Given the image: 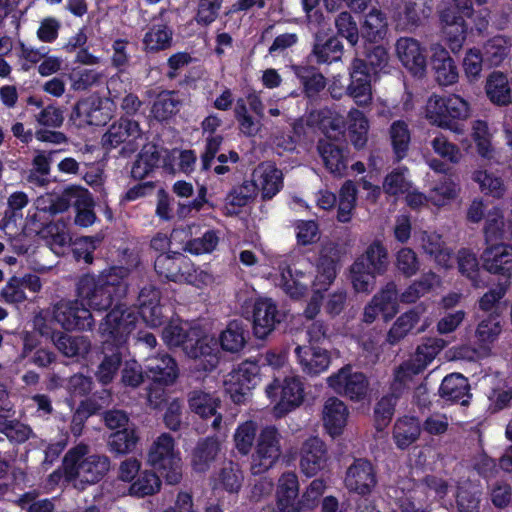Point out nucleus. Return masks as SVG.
<instances>
[{
  "instance_id": "nucleus-46",
  "label": "nucleus",
  "mask_w": 512,
  "mask_h": 512,
  "mask_svg": "<svg viewBox=\"0 0 512 512\" xmlns=\"http://www.w3.org/2000/svg\"><path fill=\"white\" fill-rule=\"evenodd\" d=\"M110 459L106 455H86L82 461V482L96 484L101 481L110 470Z\"/></svg>"
},
{
  "instance_id": "nucleus-40",
  "label": "nucleus",
  "mask_w": 512,
  "mask_h": 512,
  "mask_svg": "<svg viewBox=\"0 0 512 512\" xmlns=\"http://www.w3.org/2000/svg\"><path fill=\"white\" fill-rule=\"evenodd\" d=\"M242 481L243 474L239 465L233 461H226L213 477V489L237 493L242 486Z\"/></svg>"
},
{
  "instance_id": "nucleus-37",
  "label": "nucleus",
  "mask_w": 512,
  "mask_h": 512,
  "mask_svg": "<svg viewBox=\"0 0 512 512\" xmlns=\"http://www.w3.org/2000/svg\"><path fill=\"white\" fill-rule=\"evenodd\" d=\"M511 80L501 71H493L486 79L485 93L496 106H508L511 102Z\"/></svg>"
},
{
  "instance_id": "nucleus-21",
  "label": "nucleus",
  "mask_w": 512,
  "mask_h": 512,
  "mask_svg": "<svg viewBox=\"0 0 512 512\" xmlns=\"http://www.w3.org/2000/svg\"><path fill=\"white\" fill-rule=\"evenodd\" d=\"M328 451L324 441L317 436L306 439L300 449V469L307 477L315 476L327 464Z\"/></svg>"
},
{
  "instance_id": "nucleus-24",
  "label": "nucleus",
  "mask_w": 512,
  "mask_h": 512,
  "mask_svg": "<svg viewBox=\"0 0 512 512\" xmlns=\"http://www.w3.org/2000/svg\"><path fill=\"white\" fill-rule=\"evenodd\" d=\"M344 53L342 41L338 36L316 34L311 52L307 55L308 63L330 65L341 60Z\"/></svg>"
},
{
  "instance_id": "nucleus-20",
  "label": "nucleus",
  "mask_w": 512,
  "mask_h": 512,
  "mask_svg": "<svg viewBox=\"0 0 512 512\" xmlns=\"http://www.w3.org/2000/svg\"><path fill=\"white\" fill-rule=\"evenodd\" d=\"M340 261L339 250L334 243L323 245L316 264V276L313 286L316 292H323L333 283Z\"/></svg>"
},
{
  "instance_id": "nucleus-60",
  "label": "nucleus",
  "mask_w": 512,
  "mask_h": 512,
  "mask_svg": "<svg viewBox=\"0 0 512 512\" xmlns=\"http://www.w3.org/2000/svg\"><path fill=\"white\" fill-rule=\"evenodd\" d=\"M472 139L475 142L477 153L486 159L493 157V147L488 123L484 120H475L472 126Z\"/></svg>"
},
{
  "instance_id": "nucleus-59",
  "label": "nucleus",
  "mask_w": 512,
  "mask_h": 512,
  "mask_svg": "<svg viewBox=\"0 0 512 512\" xmlns=\"http://www.w3.org/2000/svg\"><path fill=\"white\" fill-rule=\"evenodd\" d=\"M472 179L479 184L484 195L500 199L504 196L506 188L500 177L494 176L485 170H477L473 173Z\"/></svg>"
},
{
  "instance_id": "nucleus-54",
  "label": "nucleus",
  "mask_w": 512,
  "mask_h": 512,
  "mask_svg": "<svg viewBox=\"0 0 512 512\" xmlns=\"http://www.w3.org/2000/svg\"><path fill=\"white\" fill-rule=\"evenodd\" d=\"M398 397L387 394L378 400L374 407V423L377 431H383L391 423Z\"/></svg>"
},
{
  "instance_id": "nucleus-29",
  "label": "nucleus",
  "mask_w": 512,
  "mask_h": 512,
  "mask_svg": "<svg viewBox=\"0 0 512 512\" xmlns=\"http://www.w3.org/2000/svg\"><path fill=\"white\" fill-rule=\"evenodd\" d=\"M438 393L447 402L467 406L472 394L468 378L460 373H451L445 376L440 384Z\"/></svg>"
},
{
  "instance_id": "nucleus-13",
  "label": "nucleus",
  "mask_w": 512,
  "mask_h": 512,
  "mask_svg": "<svg viewBox=\"0 0 512 512\" xmlns=\"http://www.w3.org/2000/svg\"><path fill=\"white\" fill-rule=\"evenodd\" d=\"M327 384L335 393L355 401L363 400L369 388L366 375L353 371L349 364L330 375Z\"/></svg>"
},
{
  "instance_id": "nucleus-16",
  "label": "nucleus",
  "mask_w": 512,
  "mask_h": 512,
  "mask_svg": "<svg viewBox=\"0 0 512 512\" xmlns=\"http://www.w3.org/2000/svg\"><path fill=\"white\" fill-rule=\"evenodd\" d=\"M395 46L397 56L408 72L416 78L424 77L427 70L425 47L411 37H400Z\"/></svg>"
},
{
  "instance_id": "nucleus-33",
  "label": "nucleus",
  "mask_w": 512,
  "mask_h": 512,
  "mask_svg": "<svg viewBox=\"0 0 512 512\" xmlns=\"http://www.w3.org/2000/svg\"><path fill=\"white\" fill-rule=\"evenodd\" d=\"M431 67L439 85L449 86L458 81L457 65L445 48L437 47L433 49Z\"/></svg>"
},
{
  "instance_id": "nucleus-55",
  "label": "nucleus",
  "mask_w": 512,
  "mask_h": 512,
  "mask_svg": "<svg viewBox=\"0 0 512 512\" xmlns=\"http://www.w3.org/2000/svg\"><path fill=\"white\" fill-rule=\"evenodd\" d=\"M481 491L470 483L457 487L456 506L458 512H480Z\"/></svg>"
},
{
  "instance_id": "nucleus-12",
  "label": "nucleus",
  "mask_w": 512,
  "mask_h": 512,
  "mask_svg": "<svg viewBox=\"0 0 512 512\" xmlns=\"http://www.w3.org/2000/svg\"><path fill=\"white\" fill-rule=\"evenodd\" d=\"M487 26V18L481 13L475 12L472 5L471 12L463 11L457 16V19L441 27V31L449 47L455 51L462 47L468 33H482Z\"/></svg>"
},
{
  "instance_id": "nucleus-19",
  "label": "nucleus",
  "mask_w": 512,
  "mask_h": 512,
  "mask_svg": "<svg viewBox=\"0 0 512 512\" xmlns=\"http://www.w3.org/2000/svg\"><path fill=\"white\" fill-rule=\"evenodd\" d=\"M390 2L393 7L392 18L398 27L406 30H414L419 27L431 12V8L425 0H406L403 8L399 4L400 0L394 2L390 0Z\"/></svg>"
},
{
  "instance_id": "nucleus-42",
  "label": "nucleus",
  "mask_w": 512,
  "mask_h": 512,
  "mask_svg": "<svg viewBox=\"0 0 512 512\" xmlns=\"http://www.w3.org/2000/svg\"><path fill=\"white\" fill-rule=\"evenodd\" d=\"M89 200V191L79 186H69L60 194L51 198L48 211L52 215L60 214L70 206L79 207L81 202Z\"/></svg>"
},
{
  "instance_id": "nucleus-22",
  "label": "nucleus",
  "mask_w": 512,
  "mask_h": 512,
  "mask_svg": "<svg viewBox=\"0 0 512 512\" xmlns=\"http://www.w3.org/2000/svg\"><path fill=\"white\" fill-rule=\"evenodd\" d=\"M145 374L155 385L168 386L179 376L176 360L168 353L149 356L145 361Z\"/></svg>"
},
{
  "instance_id": "nucleus-34",
  "label": "nucleus",
  "mask_w": 512,
  "mask_h": 512,
  "mask_svg": "<svg viewBox=\"0 0 512 512\" xmlns=\"http://www.w3.org/2000/svg\"><path fill=\"white\" fill-rule=\"evenodd\" d=\"M249 335V330L243 320L233 319L228 322L216 341L223 351L238 353L245 347Z\"/></svg>"
},
{
  "instance_id": "nucleus-43",
  "label": "nucleus",
  "mask_w": 512,
  "mask_h": 512,
  "mask_svg": "<svg viewBox=\"0 0 512 512\" xmlns=\"http://www.w3.org/2000/svg\"><path fill=\"white\" fill-rule=\"evenodd\" d=\"M100 99L79 100L73 108V116L84 118L83 120L93 126L105 125L110 119L108 112H103Z\"/></svg>"
},
{
  "instance_id": "nucleus-50",
  "label": "nucleus",
  "mask_w": 512,
  "mask_h": 512,
  "mask_svg": "<svg viewBox=\"0 0 512 512\" xmlns=\"http://www.w3.org/2000/svg\"><path fill=\"white\" fill-rule=\"evenodd\" d=\"M482 55L489 67H497L505 60L510 52V41L505 36H494L483 46Z\"/></svg>"
},
{
  "instance_id": "nucleus-31",
  "label": "nucleus",
  "mask_w": 512,
  "mask_h": 512,
  "mask_svg": "<svg viewBox=\"0 0 512 512\" xmlns=\"http://www.w3.org/2000/svg\"><path fill=\"white\" fill-rule=\"evenodd\" d=\"M299 482L295 472H285L278 480V512H300L298 501Z\"/></svg>"
},
{
  "instance_id": "nucleus-35",
  "label": "nucleus",
  "mask_w": 512,
  "mask_h": 512,
  "mask_svg": "<svg viewBox=\"0 0 512 512\" xmlns=\"http://www.w3.org/2000/svg\"><path fill=\"white\" fill-rule=\"evenodd\" d=\"M348 414L347 406L340 399L331 397L325 402L323 421L329 435L335 437L343 433Z\"/></svg>"
},
{
  "instance_id": "nucleus-48",
  "label": "nucleus",
  "mask_w": 512,
  "mask_h": 512,
  "mask_svg": "<svg viewBox=\"0 0 512 512\" xmlns=\"http://www.w3.org/2000/svg\"><path fill=\"white\" fill-rule=\"evenodd\" d=\"M139 436L134 426L112 432L108 438L109 450L118 455L133 452L136 449Z\"/></svg>"
},
{
  "instance_id": "nucleus-62",
  "label": "nucleus",
  "mask_w": 512,
  "mask_h": 512,
  "mask_svg": "<svg viewBox=\"0 0 512 512\" xmlns=\"http://www.w3.org/2000/svg\"><path fill=\"white\" fill-rule=\"evenodd\" d=\"M219 240V231L209 229L201 237L188 240L185 244V250L193 255L211 253L218 246Z\"/></svg>"
},
{
  "instance_id": "nucleus-56",
  "label": "nucleus",
  "mask_w": 512,
  "mask_h": 512,
  "mask_svg": "<svg viewBox=\"0 0 512 512\" xmlns=\"http://www.w3.org/2000/svg\"><path fill=\"white\" fill-rule=\"evenodd\" d=\"M458 267L462 275L466 276L476 288L484 285L480 277V267L476 255L469 249H461L458 252Z\"/></svg>"
},
{
  "instance_id": "nucleus-64",
  "label": "nucleus",
  "mask_w": 512,
  "mask_h": 512,
  "mask_svg": "<svg viewBox=\"0 0 512 512\" xmlns=\"http://www.w3.org/2000/svg\"><path fill=\"white\" fill-rule=\"evenodd\" d=\"M257 427L252 420L241 423L234 433L235 448L241 455H248L253 447Z\"/></svg>"
},
{
  "instance_id": "nucleus-17",
  "label": "nucleus",
  "mask_w": 512,
  "mask_h": 512,
  "mask_svg": "<svg viewBox=\"0 0 512 512\" xmlns=\"http://www.w3.org/2000/svg\"><path fill=\"white\" fill-rule=\"evenodd\" d=\"M281 322L277 305L272 299L257 298L252 307V330L258 339H266Z\"/></svg>"
},
{
  "instance_id": "nucleus-44",
  "label": "nucleus",
  "mask_w": 512,
  "mask_h": 512,
  "mask_svg": "<svg viewBox=\"0 0 512 512\" xmlns=\"http://www.w3.org/2000/svg\"><path fill=\"white\" fill-rule=\"evenodd\" d=\"M181 105L176 91L163 90L155 98L152 108V117L160 123L169 121L179 111Z\"/></svg>"
},
{
  "instance_id": "nucleus-18",
  "label": "nucleus",
  "mask_w": 512,
  "mask_h": 512,
  "mask_svg": "<svg viewBox=\"0 0 512 512\" xmlns=\"http://www.w3.org/2000/svg\"><path fill=\"white\" fill-rule=\"evenodd\" d=\"M141 135L142 130L138 121L133 118L120 117L103 134L101 145L103 149L110 151L122 144H133Z\"/></svg>"
},
{
  "instance_id": "nucleus-52",
  "label": "nucleus",
  "mask_w": 512,
  "mask_h": 512,
  "mask_svg": "<svg viewBox=\"0 0 512 512\" xmlns=\"http://www.w3.org/2000/svg\"><path fill=\"white\" fill-rule=\"evenodd\" d=\"M373 304L378 307V311L384 319L388 320L393 318L398 312V290L394 282H388L385 287L376 294L373 299Z\"/></svg>"
},
{
  "instance_id": "nucleus-38",
  "label": "nucleus",
  "mask_w": 512,
  "mask_h": 512,
  "mask_svg": "<svg viewBox=\"0 0 512 512\" xmlns=\"http://www.w3.org/2000/svg\"><path fill=\"white\" fill-rule=\"evenodd\" d=\"M421 434V424L418 417L403 416L396 420L393 427V439L399 449H407L415 443Z\"/></svg>"
},
{
  "instance_id": "nucleus-63",
  "label": "nucleus",
  "mask_w": 512,
  "mask_h": 512,
  "mask_svg": "<svg viewBox=\"0 0 512 512\" xmlns=\"http://www.w3.org/2000/svg\"><path fill=\"white\" fill-rule=\"evenodd\" d=\"M56 346L67 357L85 356L90 349V342L82 336L62 335Z\"/></svg>"
},
{
  "instance_id": "nucleus-51",
  "label": "nucleus",
  "mask_w": 512,
  "mask_h": 512,
  "mask_svg": "<svg viewBox=\"0 0 512 512\" xmlns=\"http://www.w3.org/2000/svg\"><path fill=\"white\" fill-rule=\"evenodd\" d=\"M422 247L425 253L434 257L435 261L443 267H449L452 259V250L446 247L442 236L437 233H425L422 238Z\"/></svg>"
},
{
  "instance_id": "nucleus-58",
  "label": "nucleus",
  "mask_w": 512,
  "mask_h": 512,
  "mask_svg": "<svg viewBox=\"0 0 512 512\" xmlns=\"http://www.w3.org/2000/svg\"><path fill=\"white\" fill-rule=\"evenodd\" d=\"M360 59L378 76L388 66L389 52L383 45L370 44L365 47Z\"/></svg>"
},
{
  "instance_id": "nucleus-4",
  "label": "nucleus",
  "mask_w": 512,
  "mask_h": 512,
  "mask_svg": "<svg viewBox=\"0 0 512 512\" xmlns=\"http://www.w3.org/2000/svg\"><path fill=\"white\" fill-rule=\"evenodd\" d=\"M388 251L380 240H374L350 267L351 281L357 292L373 290L377 276L388 269Z\"/></svg>"
},
{
  "instance_id": "nucleus-2",
  "label": "nucleus",
  "mask_w": 512,
  "mask_h": 512,
  "mask_svg": "<svg viewBox=\"0 0 512 512\" xmlns=\"http://www.w3.org/2000/svg\"><path fill=\"white\" fill-rule=\"evenodd\" d=\"M162 338L169 347H179L194 360L196 372H212L219 363L218 343L214 337L205 335L198 326L188 322L169 323L162 331Z\"/></svg>"
},
{
  "instance_id": "nucleus-27",
  "label": "nucleus",
  "mask_w": 512,
  "mask_h": 512,
  "mask_svg": "<svg viewBox=\"0 0 512 512\" xmlns=\"http://www.w3.org/2000/svg\"><path fill=\"white\" fill-rule=\"evenodd\" d=\"M252 187H259L264 201L271 200L283 188V174L273 163H261L253 171Z\"/></svg>"
},
{
  "instance_id": "nucleus-6",
  "label": "nucleus",
  "mask_w": 512,
  "mask_h": 512,
  "mask_svg": "<svg viewBox=\"0 0 512 512\" xmlns=\"http://www.w3.org/2000/svg\"><path fill=\"white\" fill-rule=\"evenodd\" d=\"M106 315L99 323L98 332L102 342L124 346L138 322L137 312L125 303H116L106 311Z\"/></svg>"
},
{
  "instance_id": "nucleus-8",
  "label": "nucleus",
  "mask_w": 512,
  "mask_h": 512,
  "mask_svg": "<svg viewBox=\"0 0 512 512\" xmlns=\"http://www.w3.org/2000/svg\"><path fill=\"white\" fill-rule=\"evenodd\" d=\"M281 438L279 430L273 425L260 430L251 458L250 471L253 475H261L277 463L282 454Z\"/></svg>"
},
{
  "instance_id": "nucleus-10",
  "label": "nucleus",
  "mask_w": 512,
  "mask_h": 512,
  "mask_svg": "<svg viewBox=\"0 0 512 512\" xmlns=\"http://www.w3.org/2000/svg\"><path fill=\"white\" fill-rule=\"evenodd\" d=\"M53 319L65 331H91L95 326L90 309L78 297L57 302L53 307Z\"/></svg>"
},
{
  "instance_id": "nucleus-53",
  "label": "nucleus",
  "mask_w": 512,
  "mask_h": 512,
  "mask_svg": "<svg viewBox=\"0 0 512 512\" xmlns=\"http://www.w3.org/2000/svg\"><path fill=\"white\" fill-rule=\"evenodd\" d=\"M387 32L386 15L373 8L366 16L362 26L363 35L370 41L382 39Z\"/></svg>"
},
{
  "instance_id": "nucleus-9",
  "label": "nucleus",
  "mask_w": 512,
  "mask_h": 512,
  "mask_svg": "<svg viewBox=\"0 0 512 512\" xmlns=\"http://www.w3.org/2000/svg\"><path fill=\"white\" fill-rule=\"evenodd\" d=\"M260 364L245 360L233 369L224 380V389L235 404H244L260 381Z\"/></svg>"
},
{
  "instance_id": "nucleus-3",
  "label": "nucleus",
  "mask_w": 512,
  "mask_h": 512,
  "mask_svg": "<svg viewBox=\"0 0 512 512\" xmlns=\"http://www.w3.org/2000/svg\"><path fill=\"white\" fill-rule=\"evenodd\" d=\"M126 275V269L119 266L104 270L99 275L84 274L76 283V296L90 311H108L126 295Z\"/></svg>"
},
{
  "instance_id": "nucleus-49",
  "label": "nucleus",
  "mask_w": 512,
  "mask_h": 512,
  "mask_svg": "<svg viewBox=\"0 0 512 512\" xmlns=\"http://www.w3.org/2000/svg\"><path fill=\"white\" fill-rule=\"evenodd\" d=\"M88 451L89 447L86 444L80 443L66 452L62 460L61 469L68 482L74 481L82 476V461L85 459Z\"/></svg>"
},
{
  "instance_id": "nucleus-7",
  "label": "nucleus",
  "mask_w": 512,
  "mask_h": 512,
  "mask_svg": "<svg viewBox=\"0 0 512 512\" xmlns=\"http://www.w3.org/2000/svg\"><path fill=\"white\" fill-rule=\"evenodd\" d=\"M469 104L456 94L431 97L428 102L429 118L437 126L450 130L458 129V122L469 116Z\"/></svg>"
},
{
  "instance_id": "nucleus-61",
  "label": "nucleus",
  "mask_w": 512,
  "mask_h": 512,
  "mask_svg": "<svg viewBox=\"0 0 512 512\" xmlns=\"http://www.w3.org/2000/svg\"><path fill=\"white\" fill-rule=\"evenodd\" d=\"M418 320V314L412 310L399 316L388 331L387 341L391 345L397 344L414 328Z\"/></svg>"
},
{
  "instance_id": "nucleus-57",
  "label": "nucleus",
  "mask_w": 512,
  "mask_h": 512,
  "mask_svg": "<svg viewBox=\"0 0 512 512\" xmlns=\"http://www.w3.org/2000/svg\"><path fill=\"white\" fill-rule=\"evenodd\" d=\"M224 0H197L193 20L201 27H209L219 15Z\"/></svg>"
},
{
  "instance_id": "nucleus-23",
  "label": "nucleus",
  "mask_w": 512,
  "mask_h": 512,
  "mask_svg": "<svg viewBox=\"0 0 512 512\" xmlns=\"http://www.w3.org/2000/svg\"><path fill=\"white\" fill-rule=\"evenodd\" d=\"M376 74L372 73L366 64L355 57L349 65L350 97L356 103H366L371 100V82Z\"/></svg>"
},
{
  "instance_id": "nucleus-41",
  "label": "nucleus",
  "mask_w": 512,
  "mask_h": 512,
  "mask_svg": "<svg viewBox=\"0 0 512 512\" xmlns=\"http://www.w3.org/2000/svg\"><path fill=\"white\" fill-rule=\"evenodd\" d=\"M369 120L358 109H351L347 116V135L356 150L363 149L368 142Z\"/></svg>"
},
{
  "instance_id": "nucleus-26",
  "label": "nucleus",
  "mask_w": 512,
  "mask_h": 512,
  "mask_svg": "<svg viewBox=\"0 0 512 512\" xmlns=\"http://www.w3.org/2000/svg\"><path fill=\"white\" fill-rule=\"evenodd\" d=\"M220 403V399L214 394L201 389H194L188 394V404L191 411L204 420L213 418L211 426L214 430H219L222 423V415L217 412Z\"/></svg>"
},
{
  "instance_id": "nucleus-32",
  "label": "nucleus",
  "mask_w": 512,
  "mask_h": 512,
  "mask_svg": "<svg viewBox=\"0 0 512 512\" xmlns=\"http://www.w3.org/2000/svg\"><path fill=\"white\" fill-rule=\"evenodd\" d=\"M317 151L325 168L334 175L343 176L348 167L347 150L326 139H319Z\"/></svg>"
},
{
  "instance_id": "nucleus-1",
  "label": "nucleus",
  "mask_w": 512,
  "mask_h": 512,
  "mask_svg": "<svg viewBox=\"0 0 512 512\" xmlns=\"http://www.w3.org/2000/svg\"><path fill=\"white\" fill-rule=\"evenodd\" d=\"M174 438L161 434L151 446L148 462L152 469L140 470L128 488L129 495L144 498L158 493L162 486L161 477L168 485H177L182 480V459L174 449Z\"/></svg>"
},
{
  "instance_id": "nucleus-15",
  "label": "nucleus",
  "mask_w": 512,
  "mask_h": 512,
  "mask_svg": "<svg viewBox=\"0 0 512 512\" xmlns=\"http://www.w3.org/2000/svg\"><path fill=\"white\" fill-rule=\"evenodd\" d=\"M482 269L503 278L510 284L512 277V245L505 243L491 244L484 249L480 257Z\"/></svg>"
},
{
  "instance_id": "nucleus-39",
  "label": "nucleus",
  "mask_w": 512,
  "mask_h": 512,
  "mask_svg": "<svg viewBox=\"0 0 512 512\" xmlns=\"http://www.w3.org/2000/svg\"><path fill=\"white\" fill-rule=\"evenodd\" d=\"M220 451L219 441L214 437L200 439L193 449L191 464L196 472H206Z\"/></svg>"
},
{
  "instance_id": "nucleus-47",
  "label": "nucleus",
  "mask_w": 512,
  "mask_h": 512,
  "mask_svg": "<svg viewBox=\"0 0 512 512\" xmlns=\"http://www.w3.org/2000/svg\"><path fill=\"white\" fill-rule=\"evenodd\" d=\"M389 137L395 159L403 160L409 151L411 143V132L404 120H395L389 128Z\"/></svg>"
},
{
  "instance_id": "nucleus-5",
  "label": "nucleus",
  "mask_w": 512,
  "mask_h": 512,
  "mask_svg": "<svg viewBox=\"0 0 512 512\" xmlns=\"http://www.w3.org/2000/svg\"><path fill=\"white\" fill-rule=\"evenodd\" d=\"M154 270L164 282L187 283L198 288L206 285L211 278L180 252L160 253L155 258Z\"/></svg>"
},
{
  "instance_id": "nucleus-25",
  "label": "nucleus",
  "mask_w": 512,
  "mask_h": 512,
  "mask_svg": "<svg viewBox=\"0 0 512 512\" xmlns=\"http://www.w3.org/2000/svg\"><path fill=\"white\" fill-rule=\"evenodd\" d=\"M291 69L302 87L303 95L310 101L317 100L327 86V80L319 68L305 60L292 65Z\"/></svg>"
},
{
  "instance_id": "nucleus-14",
  "label": "nucleus",
  "mask_w": 512,
  "mask_h": 512,
  "mask_svg": "<svg viewBox=\"0 0 512 512\" xmlns=\"http://www.w3.org/2000/svg\"><path fill=\"white\" fill-rule=\"evenodd\" d=\"M375 466L366 458H356L348 467L344 483L346 488L361 496L371 494L377 485Z\"/></svg>"
},
{
  "instance_id": "nucleus-11",
  "label": "nucleus",
  "mask_w": 512,
  "mask_h": 512,
  "mask_svg": "<svg viewBox=\"0 0 512 512\" xmlns=\"http://www.w3.org/2000/svg\"><path fill=\"white\" fill-rule=\"evenodd\" d=\"M268 398L276 402L273 412L277 417H283L296 407L300 406L304 399V387L296 377H286L283 382L274 380L266 387Z\"/></svg>"
},
{
  "instance_id": "nucleus-45",
  "label": "nucleus",
  "mask_w": 512,
  "mask_h": 512,
  "mask_svg": "<svg viewBox=\"0 0 512 512\" xmlns=\"http://www.w3.org/2000/svg\"><path fill=\"white\" fill-rule=\"evenodd\" d=\"M160 158L161 155L156 145H144L132 165V178L144 179L158 167Z\"/></svg>"
},
{
  "instance_id": "nucleus-30",
  "label": "nucleus",
  "mask_w": 512,
  "mask_h": 512,
  "mask_svg": "<svg viewBox=\"0 0 512 512\" xmlns=\"http://www.w3.org/2000/svg\"><path fill=\"white\" fill-rule=\"evenodd\" d=\"M124 346L102 342L101 353L103 358L98 365L95 376L102 385L110 384L116 376L123 361Z\"/></svg>"
},
{
  "instance_id": "nucleus-28",
  "label": "nucleus",
  "mask_w": 512,
  "mask_h": 512,
  "mask_svg": "<svg viewBox=\"0 0 512 512\" xmlns=\"http://www.w3.org/2000/svg\"><path fill=\"white\" fill-rule=\"evenodd\" d=\"M295 354L302 370L311 376H316L326 371L331 363L329 351L313 344L296 347Z\"/></svg>"
},
{
  "instance_id": "nucleus-36",
  "label": "nucleus",
  "mask_w": 512,
  "mask_h": 512,
  "mask_svg": "<svg viewBox=\"0 0 512 512\" xmlns=\"http://www.w3.org/2000/svg\"><path fill=\"white\" fill-rule=\"evenodd\" d=\"M173 30L165 23H157L149 26L142 39L143 51L147 54H155L172 47Z\"/></svg>"
}]
</instances>
